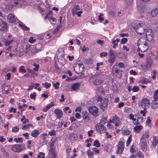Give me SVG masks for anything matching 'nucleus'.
I'll use <instances>...</instances> for the list:
<instances>
[{
	"instance_id": "f257e3e1",
	"label": "nucleus",
	"mask_w": 158,
	"mask_h": 158,
	"mask_svg": "<svg viewBox=\"0 0 158 158\" xmlns=\"http://www.w3.org/2000/svg\"><path fill=\"white\" fill-rule=\"evenodd\" d=\"M92 82L95 85H99L103 83L104 80V76L101 73L93 75L91 77Z\"/></svg>"
},
{
	"instance_id": "f03ea898",
	"label": "nucleus",
	"mask_w": 158,
	"mask_h": 158,
	"mask_svg": "<svg viewBox=\"0 0 158 158\" xmlns=\"http://www.w3.org/2000/svg\"><path fill=\"white\" fill-rule=\"evenodd\" d=\"M95 129L99 133H105L107 131L106 128L104 125L98 123L95 126Z\"/></svg>"
},
{
	"instance_id": "7ed1b4c3",
	"label": "nucleus",
	"mask_w": 158,
	"mask_h": 158,
	"mask_svg": "<svg viewBox=\"0 0 158 158\" xmlns=\"http://www.w3.org/2000/svg\"><path fill=\"white\" fill-rule=\"evenodd\" d=\"M11 150L15 152H19L25 148V147L22 144H15L12 145Z\"/></svg>"
},
{
	"instance_id": "20e7f679",
	"label": "nucleus",
	"mask_w": 158,
	"mask_h": 158,
	"mask_svg": "<svg viewBox=\"0 0 158 158\" xmlns=\"http://www.w3.org/2000/svg\"><path fill=\"white\" fill-rule=\"evenodd\" d=\"M89 113L94 117H96L99 115L98 109L96 106H90L89 108Z\"/></svg>"
},
{
	"instance_id": "39448f33",
	"label": "nucleus",
	"mask_w": 158,
	"mask_h": 158,
	"mask_svg": "<svg viewBox=\"0 0 158 158\" xmlns=\"http://www.w3.org/2000/svg\"><path fill=\"white\" fill-rule=\"evenodd\" d=\"M124 148V142L119 141L117 145V150L116 152V154H121L123 153Z\"/></svg>"
},
{
	"instance_id": "423d86ee",
	"label": "nucleus",
	"mask_w": 158,
	"mask_h": 158,
	"mask_svg": "<svg viewBox=\"0 0 158 158\" xmlns=\"http://www.w3.org/2000/svg\"><path fill=\"white\" fill-rule=\"evenodd\" d=\"M148 43H145L144 44H141L140 46V47L138 46L137 51L138 52L140 51L142 52L147 51L149 47Z\"/></svg>"
},
{
	"instance_id": "0eeeda50",
	"label": "nucleus",
	"mask_w": 158,
	"mask_h": 158,
	"mask_svg": "<svg viewBox=\"0 0 158 158\" xmlns=\"http://www.w3.org/2000/svg\"><path fill=\"white\" fill-rule=\"evenodd\" d=\"M140 144L143 151V152L146 151L147 149L148 145L147 141L145 139H144L143 137L141 138Z\"/></svg>"
},
{
	"instance_id": "6e6552de",
	"label": "nucleus",
	"mask_w": 158,
	"mask_h": 158,
	"mask_svg": "<svg viewBox=\"0 0 158 158\" xmlns=\"http://www.w3.org/2000/svg\"><path fill=\"white\" fill-rule=\"evenodd\" d=\"M110 123L114 124L115 126L118 127L121 123L119 117L117 115H114L112 117V120L110 121Z\"/></svg>"
},
{
	"instance_id": "1a4fd4ad",
	"label": "nucleus",
	"mask_w": 158,
	"mask_h": 158,
	"mask_svg": "<svg viewBox=\"0 0 158 158\" xmlns=\"http://www.w3.org/2000/svg\"><path fill=\"white\" fill-rule=\"evenodd\" d=\"M143 23H139L136 26V31L139 34H143L145 31V29L143 27Z\"/></svg>"
},
{
	"instance_id": "9d476101",
	"label": "nucleus",
	"mask_w": 158,
	"mask_h": 158,
	"mask_svg": "<svg viewBox=\"0 0 158 158\" xmlns=\"http://www.w3.org/2000/svg\"><path fill=\"white\" fill-rule=\"evenodd\" d=\"M146 36L148 40H152L154 38V34L151 29H148L146 33Z\"/></svg>"
},
{
	"instance_id": "9b49d317",
	"label": "nucleus",
	"mask_w": 158,
	"mask_h": 158,
	"mask_svg": "<svg viewBox=\"0 0 158 158\" xmlns=\"http://www.w3.org/2000/svg\"><path fill=\"white\" fill-rule=\"evenodd\" d=\"M150 104L149 100L147 98H143L142 100L141 105L142 108L149 107Z\"/></svg>"
},
{
	"instance_id": "f8f14e48",
	"label": "nucleus",
	"mask_w": 158,
	"mask_h": 158,
	"mask_svg": "<svg viewBox=\"0 0 158 158\" xmlns=\"http://www.w3.org/2000/svg\"><path fill=\"white\" fill-rule=\"evenodd\" d=\"M82 117L83 120L85 122H88L91 119V118L89 113L86 111L82 112Z\"/></svg>"
},
{
	"instance_id": "ddd939ff",
	"label": "nucleus",
	"mask_w": 158,
	"mask_h": 158,
	"mask_svg": "<svg viewBox=\"0 0 158 158\" xmlns=\"http://www.w3.org/2000/svg\"><path fill=\"white\" fill-rule=\"evenodd\" d=\"M7 20L9 23H12L16 21L15 16L13 14H9L7 16Z\"/></svg>"
},
{
	"instance_id": "4468645a",
	"label": "nucleus",
	"mask_w": 158,
	"mask_h": 158,
	"mask_svg": "<svg viewBox=\"0 0 158 158\" xmlns=\"http://www.w3.org/2000/svg\"><path fill=\"white\" fill-rule=\"evenodd\" d=\"M84 66L82 64H79L77 67L76 68V69L74 68V70L76 73L78 74H79L82 73L83 72L84 70Z\"/></svg>"
},
{
	"instance_id": "2eb2a0df",
	"label": "nucleus",
	"mask_w": 158,
	"mask_h": 158,
	"mask_svg": "<svg viewBox=\"0 0 158 158\" xmlns=\"http://www.w3.org/2000/svg\"><path fill=\"white\" fill-rule=\"evenodd\" d=\"M109 102L108 99L105 98L104 99L103 102L100 106V108L103 111H104L106 108L107 107V105Z\"/></svg>"
},
{
	"instance_id": "dca6fc26",
	"label": "nucleus",
	"mask_w": 158,
	"mask_h": 158,
	"mask_svg": "<svg viewBox=\"0 0 158 158\" xmlns=\"http://www.w3.org/2000/svg\"><path fill=\"white\" fill-rule=\"evenodd\" d=\"M149 42V40H148L147 39H146L145 37H141L138 40L137 44V46H139L141 44H144L145 43H148Z\"/></svg>"
},
{
	"instance_id": "f3484780",
	"label": "nucleus",
	"mask_w": 158,
	"mask_h": 158,
	"mask_svg": "<svg viewBox=\"0 0 158 158\" xmlns=\"http://www.w3.org/2000/svg\"><path fill=\"white\" fill-rule=\"evenodd\" d=\"M152 64V62L147 61L146 64L145 65H143L142 66V68L144 71L146 72L151 67Z\"/></svg>"
},
{
	"instance_id": "a211bd4d",
	"label": "nucleus",
	"mask_w": 158,
	"mask_h": 158,
	"mask_svg": "<svg viewBox=\"0 0 158 158\" xmlns=\"http://www.w3.org/2000/svg\"><path fill=\"white\" fill-rule=\"evenodd\" d=\"M153 137V139L152 142L151 147H153L155 148H156L157 144H158V137L156 136H154Z\"/></svg>"
},
{
	"instance_id": "6ab92c4d",
	"label": "nucleus",
	"mask_w": 158,
	"mask_h": 158,
	"mask_svg": "<svg viewBox=\"0 0 158 158\" xmlns=\"http://www.w3.org/2000/svg\"><path fill=\"white\" fill-rule=\"evenodd\" d=\"M54 112L56 115L57 118L60 119L62 117L63 113L61 110L56 109L54 110Z\"/></svg>"
},
{
	"instance_id": "aec40b11",
	"label": "nucleus",
	"mask_w": 158,
	"mask_h": 158,
	"mask_svg": "<svg viewBox=\"0 0 158 158\" xmlns=\"http://www.w3.org/2000/svg\"><path fill=\"white\" fill-rule=\"evenodd\" d=\"M54 103L53 102H51L49 104H47L43 108V111L44 112H47L48 109L54 106Z\"/></svg>"
},
{
	"instance_id": "412c9836",
	"label": "nucleus",
	"mask_w": 158,
	"mask_h": 158,
	"mask_svg": "<svg viewBox=\"0 0 158 158\" xmlns=\"http://www.w3.org/2000/svg\"><path fill=\"white\" fill-rule=\"evenodd\" d=\"M21 1V0H11V3L10 6L12 8L16 7L17 5L19 4V2Z\"/></svg>"
},
{
	"instance_id": "4be33fe9",
	"label": "nucleus",
	"mask_w": 158,
	"mask_h": 158,
	"mask_svg": "<svg viewBox=\"0 0 158 158\" xmlns=\"http://www.w3.org/2000/svg\"><path fill=\"white\" fill-rule=\"evenodd\" d=\"M80 86V84L79 83H76L73 84L71 87L72 90L76 91L78 89Z\"/></svg>"
},
{
	"instance_id": "5701e85b",
	"label": "nucleus",
	"mask_w": 158,
	"mask_h": 158,
	"mask_svg": "<svg viewBox=\"0 0 158 158\" xmlns=\"http://www.w3.org/2000/svg\"><path fill=\"white\" fill-rule=\"evenodd\" d=\"M107 116L104 115H103L99 123L104 125L106 123V121L107 120Z\"/></svg>"
},
{
	"instance_id": "b1692460",
	"label": "nucleus",
	"mask_w": 158,
	"mask_h": 158,
	"mask_svg": "<svg viewBox=\"0 0 158 158\" xmlns=\"http://www.w3.org/2000/svg\"><path fill=\"white\" fill-rule=\"evenodd\" d=\"M40 134V132L37 129H35L32 131L31 132V135L33 137H37Z\"/></svg>"
},
{
	"instance_id": "393cba45",
	"label": "nucleus",
	"mask_w": 158,
	"mask_h": 158,
	"mask_svg": "<svg viewBox=\"0 0 158 158\" xmlns=\"http://www.w3.org/2000/svg\"><path fill=\"white\" fill-rule=\"evenodd\" d=\"M142 128V126L141 125H137L134 127L133 130L135 132L139 133L140 132Z\"/></svg>"
},
{
	"instance_id": "a878e982",
	"label": "nucleus",
	"mask_w": 158,
	"mask_h": 158,
	"mask_svg": "<svg viewBox=\"0 0 158 158\" xmlns=\"http://www.w3.org/2000/svg\"><path fill=\"white\" fill-rule=\"evenodd\" d=\"M1 25L2 27L1 29H2V30L6 29L7 28V23L6 22L2 21V23L1 24Z\"/></svg>"
},
{
	"instance_id": "bb28decb",
	"label": "nucleus",
	"mask_w": 158,
	"mask_h": 158,
	"mask_svg": "<svg viewBox=\"0 0 158 158\" xmlns=\"http://www.w3.org/2000/svg\"><path fill=\"white\" fill-rule=\"evenodd\" d=\"M153 97L154 101H158V89L154 92Z\"/></svg>"
},
{
	"instance_id": "cd10ccee",
	"label": "nucleus",
	"mask_w": 158,
	"mask_h": 158,
	"mask_svg": "<svg viewBox=\"0 0 158 158\" xmlns=\"http://www.w3.org/2000/svg\"><path fill=\"white\" fill-rule=\"evenodd\" d=\"M149 131L148 130L145 131V134H143L142 135L141 138H142L143 137V138H144V139H148L149 137Z\"/></svg>"
},
{
	"instance_id": "c85d7f7f",
	"label": "nucleus",
	"mask_w": 158,
	"mask_h": 158,
	"mask_svg": "<svg viewBox=\"0 0 158 158\" xmlns=\"http://www.w3.org/2000/svg\"><path fill=\"white\" fill-rule=\"evenodd\" d=\"M19 25L21 27L24 31H28L30 28L26 26L25 24H23V23H19Z\"/></svg>"
},
{
	"instance_id": "c756f323",
	"label": "nucleus",
	"mask_w": 158,
	"mask_h": 158,
	"mask_svg": "<svg viewBox=\"0 0 158 158\" xmlns=\"http://www.w3.org/2000/svg\"><path fill=\"white\" fill-rule=\"evenodd\" d=\"M80 10V6L78 5H75L72 10V13L73 14H75L76 11Z\"/></svg>"
},
{
	"instance_id": "7c9ffc66",
	"label": "nucleus",
	"mask_w": 158,
	"mask_h": 158,
	"mask_svg": "<svg viewBox=\"0 0 158 158\" xmlns=\"http://www.w3.org/2000/svg\"><path fill=\"white\" fill-rule=\"evenodd\" d=\"M121 132L124 135H128L131 133L130 131L127 129L122 130Z\"/></svg>"
},
{
	"instance_id": "2f4dec72",
	"label": "nucleus",
	"mask_w": 158,
	"mask_h": 158,
	"mask_svg": "<svg viewBox=\"0 0 158 158\" xmlns=\"http://www.w3.org/2000/svg\"><path fill=\"white\" fill-rule=\"evenodd\" d=\"M157 14H158V9H156L152 11L151 15L152 17H155Z\"/></svg>"
},
{
	"instance_id": "473e14b6",
	"label": "nucleus",
	"mask_w": 158,
	"mask_h": 158,
	"mask_svg": "<svg viewBox=\"0 0 158 158\" xmlns=\"http://www.w3.org/2000/svg\"><path fill=\"white\" fill-rule=\"evenodd\" d=\"M140 82L142 84H147L150 82V81L148 79L144 77L140 80Z\"/></svg>"
},
{
	"instance_id": "72a5a7b5",
	"label": "nucleus",
	"mask_w": 158,
	"mask_h": 158,
	"mask_svg": "<svg viewBox=\"0 0 158 158\" xmlns=\"http://www.w3.org/2000/svg\"><path fill=\"white\" fill-rule=\"evenodd\" d=\"M143 117H138L137 121L136 122V125L141 124L143 123Z\"/></svg>"
},
{
	"instance_id": "f704fd0d",
	"label": "nucleus",
	"mask_w": 158,
	"mask_h": 158,
	"mask_svg": "<svg viewBox=\"0 0 158 158\" xmlns=\"http://www.w3.org/2000/svg\"><path fill=\"white\" fill-rule=\"evenodd\" d=\"M14 40L13 38L11 39H10V40L7 39L5 42V45L6 46H8Z\"/></svg>"
},
{
	"instance_id": "c9c22d12",
	"label": "nucleus",
	"mask_w": 158,
	"mask_h": 158,
	"mask_svg": "<svg viewBox=\"0 0 158 158\" xmlns=\"http://www.w3.org/2000/svg\"><path fill=\"white\" fill-rule=\"evenodd\" d=\"M132 134H131L128 138L126 143V146H128L130 144L132 140Z\"/></svg>"
},
{
	"instance_id": "e433bc0d",
	"label": "nucleus",
	"mask_w": 158,
	"mask_h": 158,
	"mask_svg": "<svg viewBox=\"0 0 158 158\" xmlns=\"http://www.w3.org/2000/svg\"><path fill=\"white\" fill-rule=\"evenodd\" d=\"M115 58V56H109L108 61L110 63L112 64L114 62Z\"/></svg>"
},
{
	"instance_id": "4c0bfd02",
	"label": "nucleus",
	"mask_w": 158,
	"mask_h": 158,
	"mask_svg": "<svg viewBox=\"0 0 158 158\" xmlns=\"http://www.w3.org/2000/svg\"><path fill=\"white\" fill-rule=\"evenodd\" d=\"M87 154L89 158H91V156H93L94 155V152L91 151L90 149H88L87 151Z\"/></svg>"
},
{
	"instance_id": "58836bf2",
	"label": "nucleus",
	"mask_w": 158,
	"mask_h": 158,
	"mask_svg": "<svg viewBox=\"0 0 158 158\" xmlns=\"http://www.w3.org/2000/svg\"><path fill=\"white\" fill-rule=\"evenodd\" d=\"M93 145L96 147L98 148L100 146V143L98 140H96L94 142Z\"/></svg>"
},
{
	"instance_id": "ea45409f",
	"label": "nucleus",
	"mask_w": 158,
	"mask_h": 158,
	"mask_svg": "<svg viewBox=\"0 0 158 158\" xmlns=\"http://www.w3.org/2000/svg\"><path fill=\"white\" fill-rule=\"evenodd\" d=\"M136 156L139 158H144V157L143 154L140 151L137 152Z\"/></svg>"
},
{
	"instance_id": "a19ab883",
	"label": "nucleus",
	"mask_w": 158,
	"mask_h": 158,
	"mask_svg": "<svg viewBox=\"0 0 158 158\" xmlns=\"http://www.w3.org/2000/svg\"><path fill=\"white\" fill-rule=\"evenodd\" d=\"M19 72L22 73H26V70L25 69L24 67L23 66H21L19 68Z\"/></svg>"
},
{
	"instance_id": "79ce46f5",
	"label": "nucleus",
	"mask_w": 158,
	"mask_h": 158,
	"mask_svg": "<svg viewBox=\"0 0 158 158\" xmlns=\"http://www.w3.org/2000/svg\"><path fill=\"white\" fill-rule=\"evenodd\" d=\"M14 141L17 143H22L23 142V140L22 138L18 137V138H14Z\"/></svg>"
},
{
	"instance_id": "37998d69",
	"label": "nucleus",
	"mask_w": 158,
	"mask_h": 158,
	"mask_svg": "<svg viewBox=\"0 0 158 158\" xmlns=\"http://www.w3.org/2000/svg\"><path fill=\"white\" fill-rule=\"evenodd\" d=\"M85 63L88 64H92L93 62V60L90 58L88 57L85 59Z\"/></svg>"
},
{
	"instance_id": "c03bdc74",
	"label": "nucleus",
	"mask_w": 158,
	"mask_h": 158,
	"mask_svg": "<svg viewBox=\"0 0 158 158\" xmlns=\"http://www.w3.org/2000/svg\"><path fill=\"white\" fill-rule=\"evenodd\" d=\"M48 134L51 136H54L56 135V131L55 130L52 129L48 132Z\"/></svg>"
},
{
	"instance_id": "a18cd8bd",
	"label": "nucleus",
	"mask_w": 158,
	"mask_h": 158,
	"mask_svg": "<svg viewBox=\"0 0 158 158\" xmlns=\"http://www.w3.org/2000/svg\"><path fill=\"white\" fill-rule=\"evenodd\" d=\"M42 85L44 86L46 88L48 89L51 86V84L50 83H48L47 82H45V83H43Z\"/></svg>"
},
{
	"instance_id": "49530a36",
	"label": "nucleus",
	"mask_w": 158,
	"mask_h": 158,
	"mask_svg": "<svg viewBox=\"0 0 158 158\" xmlns=\"http://www.w3.org/2000/svg\"><path fill=\"white\" fill-rule=\"evenodd\" d=\"M152 107L154 109L158 107V101H154L152 104Z\"/></svg>"
},
{
	"instance_id": "de8ad7c7",
	"label": "nucleus",
	"mask_w": 158,
	"mask_h": 158,
	"mask_svg": "<svg viewBox=\"0 0 158 158\" xmlns=\"http://www.w3.org/2000/svg\"><path fill=\"white\" fill-rule=\"evenodd\" d=\"M45 153L42 152H40L37 155V157L38 158H45Z\"/></svg>"
},
{
	"instance_id": "09e8293b",
	"label": "nucleus",
	"mask_w": 158,
	"mask_h": 158,
	"mask_svg": "<svg viewBox=\"0 0 158 158\" xmlns=\"http://www.w3.org/2000/svg\"><path fill=\"white\" fill-rule=\"evenodd\" d=\"M47 134L46 133H44L42 134L40 136V137L42 138V140L44 141L47 139Z\"/></svg>"
},
{
	"instance_id": "8fccbe9b",
	"label": "nucleus",
	"mask_w": 158,
	"mask_h": 158,
	"mask_svg": "<svg viewBox=\"0 0 158 158\" xmlns=\"http://www.w3.org/2000/svg\"><path fill=\"white\" fill-rule=\"evenodd\" d=\"M139 89V88L138 86H135L132 89V91L134 92H138Z\"/></svg>"
},
{
	"instance_id": "3c124183",
	"label": "nucleus",
	"mask_w": 158,
	"mask_h": 158,
	"mask_svg": "<svg viewBox=\"0 0 158 158\" xmlns=\"http://www.w3.org/2000/svg\"><path fill=\"white\" fill-rule=\"evenodd\" d=\"M60 83L58 82H57L56 83H53V86L56 89H58L59 88Z\"/></svg>"
},
{
	"instance_id": "603ef678",
	"label": "nucleus",
	"mask_w": 158,
	"mask_h": 158,
	"mask_svg": "<svg viewBox=\"0 0 158 158\" xmlns=\"http://www.w3.org/2000/svg\"><path fill=\"white\" fill-rule=\"evenodd\" d=\"M33 66L35 67V68H33V70L35 71H37L39 70V68L40 65L38 64H34Z\"/></svg>"
},
{
	"instance_id": "864d4df0",
	"label": "nucleus",
	"mask_w": 158,
	"mask_h": 158,
	"mask_svg": "<svg viewBox=\"0 0 158 158\" xmlns=\"http://www.w3.org/2000/svg\"><path fill=\"white\" fill-rule=\"evenodd\" d=\"M19 128L18 126H15L13 127L12 131L13 132H17L19 131Z\"/></svg>"
},
{
	"instance_id": "5fc2aeb1",
	"label": "nucleus",
	"mask_w": 158,
	"mask_h": 158,
	"mask_svg": "<svg viewBox=\"0 0 158 158\" xmlns=\"http://www.w3.org/2000/svg\"><path fill=\"white\" fill-rule=\"evenodd\" d=\"M71 152V148L70 146L68 147L66 150V153L67 155H69Z\"/></svg>"
},
{
	"instance_id": "6e6d98bb",
	"label": "nucleus",
	"mask_w": 158,
	"mask_h": 158,
	"mask_svg": "<svg viewBox=\"0 0 158 158\" xmlns=\"http://www.w3.org/2000/svg\"><path fill=\"white\" fill-rule=\"evenodd\" d=\"M143 110H141L140 111V113L143 114V116H144L145 115L146 113L147 108L146 107L143 108Z\"/></svg>"
},
{
	"instance_id": "4d7b16f0",
	"label": "nucleus",
	"mask_w": 158,
	"mask_h": 158,
	"mask_svg": "<svg viewBox=\"0 0 158 158\" xmlns=\"http://www.w3.org/2000/svg\"><path fill=\"white\" fill-rule=\"evenodd\" d=\"M92 150L93 152H94V154L95 155H96L97 154H99L100 153L99 150L96 148H93Z\"/></svg>"
},
{
	"instance_id": "13d9d810",
	"label": "nucleus",
	"mask_w": 158,
	"mask_h": 158,
	"mask_svg": "<svg viewBox=\"0 0 158 158\" xmlns=\"http://www.w3.org/2000/svg\"><path fill=\"white\" fill-rule=\"evenodd\" d=\"M36 41L35 39H34L33 37H30V39L28 40V41L31 44H33Z\"/></svg>"
},
{
	"instance_id": "bf43d9fd",
	"label": "nucleus",
	"mask_w": 158,
	"mask_h": 158,
	"mask_svg": "<svg viewBox=\"0 0 158 158\" xmlns=\"http://www.w3.org/2000/svg\"><path fill=\"white\" fill-rule=\"evenodd\" d=\"M17 109L16 108H14L13 107H11L9 110V112L10 113L12 112V111L14 113H15L16 112Z\"/></svg>"
},
{
	"instance_id": "052dcab7",
	"label": "nucleus",
	"mask_w": 158,
	"mask_h": 158,
	"mask_svg": "<svg viewBox=\"0 0 158 158\" xmlns=\"http://www.w3.org/2000/svg\"><path fill=\"white\" fill-rule=\"evenodd\" d=\"M1 151L3 153V154L6 156H8V154L7 153V152H6L5 151V150L4 149V148H1Z\"/></svg>"
},
{
	"instance_id": "680f3d73",
	"label": "nucleus",
	"mask_w": 158,
	"mask_h": 158,
	"mask_svg": "<svg viewBox=\"0 0 158 158\" xmlns=\"http://www.w3.org/2000/svg\"><path fill=\"white\" fill-rule=\"evenodd\" d=\"M36 96V94L35 92H33L32 94H31L30 95V97L31 98L34 99Z\"/></svg>"
},
{
	"instance_id": "e2e57ef3",
	"label": "nucleus",
	"mask_w": 158,
	"mask_h": 158,
	"mask_svg": "<svg viewBox=\"0 0 158 158\" xmlns=\"http://www.w3.org/2000/svg\"><path fill=\"white\" fill-rule=\"evenodd\" d=\"M129 118L132 120L133 121H135L136 119L134 118V116L132 114H130L129 115Z\"/></svg>"
},
{
	"instance_id": "0e129e2a",
	"label": "nucleus",
	"mask_w": 158,
	"mask_h": 158,
	"mask_svg": "<svg viewBox=\"0 0 158 158\" xmlns=\"http://www.w3.org/2000/svg\"><path fill=\"white\" fill-rule=\"evenodd\" d=\"M127 41V39L124 38H122L121 40V44H125Z\"/></svg>"
},
{
	"instance_id": "69168bd1",
	"label": "nucleus",
	"mask_w": 158,
	"mask_h": 158,
	"mask_svg": "<svg viewBox=\"0 0 158 158\" xmlns=\"http://www.w3.org/2000/svg\"><path fill=\"white\" fill-rule=\"evenodd\" d=\"M112 43L114 44L113 46V48H115L118 45V44L116 42V40H113Z\"/></svg>"
},
{
	"instance_id": "338daca9",
	"label": "nucleus",
	"mask_w": 158,
	"mask_h": 158,
	"mask_svg": "<svg viewBox=\"0 0 158 158\" xmlns=\"http://www.w3.org/2000/svg\"><path fill=\"white\" fill-rule=\"evenodd\" d=\"M75 117L76 118L78 119H79L81 118V115L80 113H77L75 114Z\"/></svg>"
},
{
	"instance_id": "774afa93",
	"label": "nucleus",
	"mask_w": 158,
	"mask_h": 158,
	"mask_svg": "<svg viewBox=\"0 0 158 158\" xmlns=\"http://www.w3.org/2000/svg\"><path fill=\"white\" fill-rule=\"evenodd\" d=\"M118 66L120 68H123L125 67L124 64L123 62H120L118 64Z\"/></svg>"
}]
</instances>
